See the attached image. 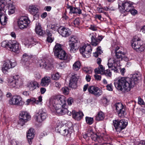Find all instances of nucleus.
Returning <instances> with one entry per match:
<instances>
[{
    "label": "nucleus",
    "mask_w": 145,
    "mask_h": 145,
    "mask_svg": "<svg viewBox=\"0 0 145 145\" xmlns=\"http://www.w3.org/2000/svg\"><path fill=\"white\" fill-rule=\"evenodd\" d=\"M116 110L119 116L121 117L125 114V109L122 103H116L115 105Z\"/></svg>",
    "instance_id": "nucleus-16"
},
{
    "label": "nucleus",
    "mask_w": 145,
    "mask_h": 145,
    "mask_svg": "<svg viewBox=\"0 0 145 145\" xmlns=\"http://www.w3.org/2000/svg\"><path fill=\"white\" fill-rule=\"evenodd\" d=\"M112 84H108L106 86L107 89L109 91H112Z\"/></svg>",
    "instance_id": "nucleus-56"
},
{
    "label": "nucleus",
    "mask_w": 145,
    "mask_h": 145,
    "mask_svg": "<svg viewBox=\"0 0 145 145\" xmlns=\"http://www.w3.org/2000/svg\"><path fill=\"white\" fill-rule=\"evenodd\" d=\"M34 76L35 78L37 79H39L41 78V76L39 73H36L35 74Z\"/></svg>",
    "instance_id": "nucleus-60"
},
{
    "label": "nucleus",
    "mask_w": 145,
    "mask_h": 145,
    "mask_svg": "<svg viewBox=\"0 0 145 145\" xmlns=\"http://www.w3.org/2000/svg\"><path fill=\"white\" fill-rule=\"evenodd\" d=\"M80 63L79 61H76L73 65V69L75 71H77L80 69Z\"/></svg>",
    "instance_id": "nucleus-38"
},
{
    "label": "nucleus",
    "mask_w": 145,
    "mask_h": 145,
    "mask_svg": "<svg viewBox=\"0 0 145 145\" xmlns=\"http://www.w3.org/2000/svg\"><path fill=\"white\" fill-rule=\"evenodd\" d=\"M90 37H91V44L93 46H97L101 42L103 37V36H99L97 38L96 37L93 35V34H90Z\"/></svg>",
    "instance_id": "nucleus-17"
},
{
    "label": "nucleus",
    "mask_w": 145,
    "mask_h": 145,
    "mask_svg": "<svg viewBox=\"0 0 145 145\" xmlns=\"http://www.w3.org/2000/svg\"><path fill=\"white\" fill-rule=\"evenodd\" d=\"M48 29L52 30H55L57 29V26L56 25L54 24H51L48 27ZM51 31V30H50Z\"/></svg>",
    "instance_id": "nucleus-46"
},
{
    "label": "nucleus",
    "mask_w": 145,
    "mask_h": 145,
    "mask_svg": "<svg viewBox=\"0 0 145 145\" xmlns=\"http://www.w3.org/2000/svg\"><path fill=\"white\" fill-rule=\"evenodd\" d=\"M122 7L119 5V8L121 13H123L125 12H128L133 8L132 5L130 2H124L122 4Z\"/></svg>",
    "instance_id": "nucleus-15"
},
{
    "label": "nucleus",
    "mask_w": 145,
    "mask_h": 145,
    "mask_svg": "<svg viewBox=\"0 0 145 145\" xmlns=\"http://www.w3.org/2000/svg\"><path fill=\"white\" fill-rule=\"evenodd\" d=\"M31 118V116L26 111H22L20 112L19 116L18 124L23 126L26 122L29 120Z\"/></svg>",
    "instance_id": "nucleus-6"
},
{
    "label": "nucleus",
    "mask_w": 145,
    "mask_h": 145,
    "mask_svg": "<svg viewBox=\"0 0 145 145\" xmlns=\"http://www.w3.org/2000/svg\"><path fill=\"white\" fill-rule=\"evenodd\" d=\"M76 74L74 75H72L71 79L70 80V81L74 82L73 84L74 85H75V83H77L78 78L76 77Z\"/></svg>",
    "instance_id": "nucleus-40"
},
{
    "label": "nucleus",
    "mask_w": 145,
    "mask_h": 145,
    "mask_svg": "<svg viewBox=\"0 0 145 145\" xmlns=\"http://www.w3.org/2000/svg\"><path fill=\"white\" fill-rule=\"evenodd\" d=\"M8 84L12 87L20 86L22 84L21 80L18 75H16L10 78L8 80Z\"/></svg>",
    "instance_id": "nucleus-8"
},
{
    "label": "nucleus",
    "mask_w": 145,
    "mask_h": 145,
    "mask_svg": "<svg viewBox=\"0 0 145 145\" xmlns=\"http://www.w3.org/2000/svg\"><path fill=\"white\" fill-rule=\"evenodd\" d=\"M105 70V68L103 66L101 65H99L98 68L95 69V72L96 74H103Z\"/></svg>",
    "instance_id": "nucleus-32"
},
{
    "label": "nucleus",
    "mask_w": 145,
    "mask_h": 145,
    "mask_svg": "<svg viewBox=\"0 0 145 145\" xmlns=\"http://www.w3.org/2000/svg\"><path fill=\"white\" fill-rule=\"evenodd\" d=\"M86 120L87 123L89 125L92 124L93 122V119L92 118L86 117Z\"/></svg>",
    "instance_id": "nucleus-42"
},
{
    "label": "nucleus",
    "mask_w": 145,
    "mask_h": 145,
    "mask_svg": "<svg viewBox=\"0 0 145 145\" xmlns=\"http://www.w3.org/2000/svg\"><path fill=\"white\" fill-rule=\"evenodd\" d=\"M74 14H80L82 13V11L80 8L75 7Z\"/></svg>",
    "instance_id": "nucleus-48"
},
{
    "label": "nucleus",
    "mask_w": 145,
    "mask_h": 145,
    "mask_svg": "<svg viewBox=\"0 0 145 145\" xmlns=\"http://www.w3.org/2000/svg\"><path fill=\"white\" fill-rule=\"evenodd\" d=\"M46 33L48 36L46 39L47 41L50 43L52 42L54 40V38L52 37V34L50 31L49 29H46Z\"/></svg>",
    "instance_id": "nucleus-34"
},
{
    "label": "nucleus",
    "mask_w": 145,
    "mask_h": 145,
    "mask_svg": "<svg viewBox=\"0 0 145 145\" xmlns=\"http://www.w3.org/2000/svg\"><path fill=\"white\" fill-rule=\"evenodd\" d=\"M116 123L117 122H119V120H115L114 121H113V125L114 126V127H115V129H116V131H117V130H118V129H119V124H116V126L115 125V123Z\"/></svg>",
    "instance_id": "nucleus-47"
},
{
    "label": "nucleus",
    "mask_w": 145,
    "mask_h": 145,
    "mask_svg": "<svg viewBox=\"0 0 145 145\" xmlns=\"http://www.w3.org/2000/svg\"><path fill=\"white\" fill-rule=\"evenodd\" d=\"M67 101L68 105H71L74 102L73 99L72 98L69 97Z\"/></svg>",
    "instance_id": "nucleus-49"
},
{
    "label": "nucleus",
    "mask_w": 145,
    "mask_h": 145,
    "mask_svg": "<svg viewBox=\"0 0 145 145\" xmlns=\"http://www.w3.org/2000/svg\"><path fill=\"white\" fill-rule=\"evenodd\" d=\"M29 10L30 13L34 15V16L39 17L38 15L37 14L38 13L39 10L38 8L35 5H31L29 6Z\"/></svg>",
    "instance_id": "nucleus-25"
},
{
    "label": "nucleus",
    "mask_w": 145,
    "mask_h": 145,
    "mask_svg": "<svg viewBox=\"0 0 145 145\" xmlns=\"http://www.w3.org/2000/svg\"><path fill=\"white\" fill-rule=\"evenodd\" d=\"M58 32L62 36L65 37L69 36L71 34V31L69 29L62 27L58 28Z\"/></svg>",
    "instance_id": "nucleus-19"
},
{
    "label": "nucleus",
    "mask_w": 145,
    "mask_h": 145,
    "mask_svg": "<svg viewBox=\"0 0 145 145\" xmlns=\"http://www.w3.org/2000/svg\"><path fill=\"white\" fill-rule=\"evenodd\" d=\"M34 42L32 38H27L25 39L24 44L28 46L34 44Z\"/></svg>",
    "instance_id": "nucleus-37"
},
{
    "label": "nucleus",
    "mask_w": 145,
    "mask_h": 145,
    "mask_svg": "<svg viewBox=\"0 0 145 145\" xmlns=\"http://www.w3.org/2000/svg\"><path fill=\"white\" fill-rule=\"evenodd\" d=\"M68 129V127L63 126L59 128L58 129V131L62 135L65 136L70 133Z\"/></svg>",
    "instance_id": "nucleus-26"
},
{
    "label": "nucleus",
    "mask_w": 145,
    "mask_h": 145,
    "mask_svg": "<svg viewBox=\"0 0 145 145\" xmlns=\"http://www.w3.org/2000/svg\"><path fill=\"white\" fill-rule=\"evenodd\" d=\"M88 137H91L95 141H99L100 137L96 134L93 133L92 131L89 130L86 133Z\"/></svg>",
    "instance_id": "nucleus-27"
},
{
    "label": "nucleus",
    "mask_w": 145,
    "mask_h": 145,
    "mask_svg": "<svg viewBox=\"0 0 145 145\" xmlns=\"http://www.w3.org/2000/svg\"><path fill=\"white\" fill-rule=\"evenodd\" d=\"M10 41L8 42L7 41H3L1 44V46L2 47H6L7 48H9L10 47L9 45H10Z\"/></svg>",
    "instance_id": "nucleus-41"
},
{
    "label": "nucleus",
    "mask_w": 145,
    "mask_h": 145,
    "mask_svg": "<svg viewBox=\"0 0 145 145\" xmlns=\"http://www.w3.org/2000/svg\"><path fill=\"white\" fill-rule=\"evenodd\" d=\"M52 7L50 6H47L45 7L44 9L48 11H50Z\"/></svg>",
    "instance_id": "nucleus-61"
},
{
    "label": "nucleus",
    "mask_w": 145,
    "mask_h": 145,
    "mask_svg": "<svg viewBox=\"0 0 145 145\" xmlns=\"http://www.w3.org/2000/svg\"><path fill=\"white\" fill-rule=\"evenodd\" d=\"M31 58V56L29 54L25 53L23 54L22 59V60L23 62V64L27 67H28L30 65L28 60H29Z\"/></svg>",
    "instance_id": "nucleus-23"
},
{
    "label": "nucleus",
    "mask_w": 145,
    "mask_h": 145,
    "mask_svg": "<svg viewBox=\"0 0 145 145\" xmlns=\"http://www.w3.org/2000/svg\"><path fill=\"white\" fill-rule=\"evenodd\" d=\"M95 79L97 80H100L101 79V76L95 74L94 75Z\"/></svg>",
    "instance_id": "nucleus-57"
},
{
    "label": "nucleus",
    "mask_w": 145,
    "mask_h": 145,
    "mask_svg": "<svg viewBox=\"0 0 145 145\" xmlns=\"http://www.w3.org/2000/svg\"><path fill=\"white\" fill-rule=\"evenodd\" d=\"M46 91V89L45 88H40V92L42 94H44Z\"/></svg>",
    "instance_id": "nucleus-62"
},
{
    "label": "nucleus",
    "mask_w": 145,
    "mask_h": 145,
    "mask_svg": "<svg viewBox=\"0 0 145 145\" xmlns=\"http://www.w3.org/2000/svg\"><path fill=\"white\" fill-rule=\"evenodd\" d=\"M5 2L0 0V23L2 25L6 24V22L7 21V18L5 16L3 13L2 12L5 10Z\"/></svg>",
    "instance_id": "nucleus-9"
},
{
    "label": "nucleus",
    "mask_w": 145,
    "mask_h": 145,
    "mask_svg": "<svg viewBox=\"0 0 145 145\" xmlns=\"http://www.w3.org/2000/svg\"><path fill=\"white\" fill-rule=\"evenodd\" d=\"M128 12H130V13L133 15H135L137 13V11L136 10L134 9V7L133 6V8Z\"/></svg>",
    "instance_id": "nucleus-53"
},
{
    "label": "nucleus",
    "mask_w": 145,
    "mask_h": 145,
    "mask_svg": "<svg viewBox=\"0 0 145 145\" xmlns=\"http://www.w3.org/2000/svg\"><path fill=\"white\" fill-rule=\"evenodd\" d=\"M7 7L8 8L9 14H13L15 12V7L12 4V0H6Z\"/></svg>",
    "instance_id": "nucleus-20"
},
{
    "label": "nucleus",
    "mask_w": 145,
    "mask_h": 145,
    "mask_svg": "<svg viewBox=\"0 0 145 145\" xmlns=\"http://www.w3.org/2000/svg\"><path fill=\"white\" fill-rule=\"evenodd\" d=\"M60 77V75L58 72L53 73L51 75V78L53 80H57L59 79Z\"/></svg>",
    "instance_id": "nucleus-39"
},
{
    "label": "nucleus",
    "mask_w": 145,
    "mask_h": 145,
    "mask_svg": "<svg viewBox=\"0 0 145 145\" xmlns=\"http://www.w3.org/2000/svg\"><path fill=\"white\" fill-rule=\"evenodd\" d=\"M66 105L65 97L63 95H59L52 100V105H50V107L55 109L56 112L58 114L63 115L67 114L71 116V112L68 110L65 107Z\"/></svg>",
    "instance_id": "nucleus-2"
},
{
    "label": "nucleus",
    "mask_w": 145,
    "mask_h": 145,
    "mask_svg": "<svg viewBox=\"0 0 145 145\" xmlns=\"http://www.w3.org/2000/svg\"><path fill=\"white\" fill-rule=\"evenodd\" d=\"M31 103H35V104H38L39 103L38 100H36L35 98H32L31 99Z\"/></svg>",
    "instance_id": "nucleus-58"
},
{
    "label": "nucleus",
    "mask_w": 145,
    "mask_h": 145,
    "mask_svg": "<svg viewBox=\"0 0 145 145\" xmlns=\"http://www.w3.org/2000/svg\"><path fill=\"white\" fill-rule=\"evenodd\" d=\"M35 131L33 128H30L27 132V137L29 143L30 144L32 143V140L33 138Z\"/></svg>",
    "instance_id": "nucleus-21"
},
{
    "label": "nucleus",
    "mask_w": 145,
    "mask_h": 145,
    "mask_svg": "<svg viewBox=\"0 0 145 145\" xmlns=\"http://www.w3.org/2000/svg\"><path fill=\"white\" fill-rule=\"evenodd\" d=\"M138 104L140 105H143L144 104V103L143 100L140 97L138 98Z\"/></svg>",
    "instance_id": "nucleus-50"
},
{
    "label": "nucleus",
    "mask_w": 145,
    "mask_h": 145,
    "mask_svg": "<svg viewBox=\"0 0 145 145\" xmlns=\"http://www.w3.org/2000/svg\"><path fill=\"white\" fill-rule=\"evenodd\" d=\"M27 86L30 90H33L38 87V84L36 81H31L28 83Z\"/></svg>",
    "instance_id": "nucleus-30"
},
{
    "label": "nucleus",
    "mask_w": 145,
    "mask_h": 145,
    "mask_svg": "<svg viewBox=\"0 0 145 145\" xmlns=\"http://www.w3.org/2000/svg\"><path fill=\"white\" fill-rule=\"evenodd\" d=\"M5 62L2 68V71L5 74L7 73L8 69L14 67L16 65L15 62L12 63L9 60H7Z\"/></svg>",
    "instance_id": "nucleus-14"
},
{
    "label": "nucleus",
    "mask_w": 145,
    "mask_h": 145,
    "mask_svg": "<svg viewBox=\"0 0 145 145\" xmlns=\"http://www.w3.org/2000/svg\"><path fill=\"white\" fill-rule=\"evenodd\" d=\"M54 51L55 55L59 59L63 60L68 59L67 55L66 52L61 48V44H56L54 49Z\"/></svg>",
    "instance_id": "nucleus-5"
},
{
    "label": "nucleus",
    "mask_w": 145,
    "mask_h": 145,
    "mask_svg": "<svg viewBox=\"0 0 145 145\" xmlns=\"http://www.w3.org/2000/svg\"><path fill=\"white\" fill-rule=\"evenodd\" d=\"M101 46H99L97 48L96 52H97L99 54H101L103 53V51L101 50Z\"/></svg>",
    "instance_id": "nucleus-59"
},
{
    "label": "nucleus",
    "mask_w": 145,
    "mask_h": 145,
    "mask_svg": "<svg viewBox=\"0 0 145 145\" xmlns=\"http://www.w3.org/2000/svg\"><path fill=\"white\" fill-rule=\"evenodd\" d=\"M71 115L72 114L73 118L77 120H81L84 116L83 113L81 111L77 112L74 110L72 111V113L71 112Z\"/></svg>",
    "instance_id": "nucleus-24"
},
{
    "label": "nucleus",
    "mask_w": 145,
    "mask_h": 145,
    "mask_svg": "<svg viewBox=\"0 0 145 145\" xmlns=\"http://www.w3.org/2000/svg\"><path fill=\"white\" fill-rule=\"evenodd\" d=\"M9 49L11 51L14 52H18L19 51V44L14 40L10 41Z\"/></svg>",
    "instance_id": "nucleus-18"
},
{
    "label": "nucleus",
    "mask_w": 145,
    "mask_h": 145,
    "mask_svg": "<svg viewBox=\"0 0 145 145\" xmlns=\"http://www.w3.org/2000/svg\"><path fill=\"white\" fill-rule=\"evenodd\" d=\"M131 44L133 48L138 52L144 51V45L141 39L137 36H135L132 40Z\"/></svg>",
    "instance_id": "nucleus-4"
},
{
    "label": "nucleus",
    "mask_w": 145,
    "mask_h": 145,
    "mask_svg": "<svg viewBox=\"0 0 145 145\" xmlns=\"http://www.w3.org/2000/svg\"><path fill=\"white\" fill-rule=\"evenodd\" d=\"M47 117V114L46 110L41 108L37 113L36 121L39 122H41L44 120Z\"/></svg>",
    "instance_id": "nucleus-11"
},
{
    "label": "nucleus",
    "mask_w": 145,
    "mask_h": 145,
    "mask_svg": "<svg viewBox=\"0 0 145 145\" xmlns=\"http://www.w3.org/2000/svg\"><path fill=\"white\" fill-rule=\"evenodd\" d=\"M80 20L78 18H76L74 21V24L75 26L78 25L80 24Z\"/></svg>",
    "instance_id": "nucleus-52"
},
{
    "label": "nucleus",
    "mask_w": 145,
    "mask_h": 145,
    "mask_svg": "<svg viewBox=\"0 0 145 145\" xmlns=\"http://www.w3.org/2000/svg\"><path fill=\"white\" fill-rule=\"evenodd\" d=\"M30 21L28 18L26 16L21 17L18 22V26L21 29H23L27 27Z\"/></svg>",
    "instance_id": "nucleus-10"
},
{
    "label": "nucleus",
    "mask_w": 145,
    "mask_h": 145,
    "mask_svg": "<svg viewBox=\"0 0 145 145\" xmlns=\"http://www.w3.org/2000/svg\"><path fill=\"white\" fill-rule=\"evenodd\" d=\"M50 81V77L45 76L41 80V85L42 86H47L49 84Z\"/></svg>",
    "instance_id": "nucleus-29"
},
{
    "label": "nucleus",
    "mask_w": 145,
    "mask_h": 145,
    "mask_svg": "<svg viewBox=\"0 0 145 145\" xmlns=\"http://www.w3.org/2000/svg\"><path fill=\"white\" fill-rule=\"evenodd\" d=\"M74 82L72 81H69V86L73 88H75L77 87V83H75V85H74L73 84Z\"/></svg>",
    "instance_id": "nucleus-51"
},
{
    "label": "nucleus",
    "mask_w": 145,
    "mask_h": 145,
    "mask_svg": "<svg viewBox=\"0 0 145 145\" xmlns=\"http://www.w3.org/2000/svg\"><path fill=\"white\" fill-rule=\"evenodd\" d=\"M92 48L90 45H86V44L82 46L80 49V52L83 57L88 58L91 54Z\"/></svg>",
    "instance_id": "nucleus-7"
},
{
    "label": "nucleus",
    "mask_w": 145,
    "mask_h": 145,
    "mask_svg": "<svg viewBox=\"0 0 145 145\" xmlns=\"http://www.w3.org/2000/svg\"><path fill=\"white\" fill-rule=\"evenodd\" d=\"M115 50V55L113 58H111L108 60L107 65L108 67L111 70L114 71V72H117L118 67L120 65V61L122 59L125 54L124 52L119 51L117 52L119 48L117 47Z\"/></svg>",
    "instance_id": "nucleus-3"
},
{
    "label": "nucleus",
    "mask_w": 145,
    "mask_h": 145,
    "mask_svg": "<svg viewBox=\"0 0 145 145\" xmlns=\"http://www.w3.org/2000/svg\"><path fill=\"white\" fill-rule=\"evenodd\" d=\"M140 32L144 33H145V25L142 27L140 29Z\"/></svg>",
    "instance_id": "nucleus-64"
},
{
    "label": "nucleus",
    "mask_w": 145,
    "mask_h": 145,
    "mask_svg": "<svg viewBox=\"0 0 145 145\" xmlns=\"http://www.w3.org/2000/svg\"><path fill=\"white\" fill-rule=\"evenodd\" d=\"M89 28L90 29L93 31H95L97 30L96 27L94 25H91Z\"/></svg>",
    "instance_id": "nucleus-54"
},
{
    "label": "nucleus",
    "mask_w": 145,
    "mask_h": 145,
    "mask_svg": "<svg viewBox=\"0 0 145 145\" xmlns=\"http://www.w3.org/2000/svg\"><path fill=\"white\" fill-rule=\"evenodd\" d=\"M83 70L86 73L88 74H91L92 72V71L91 69H88L87 68H84Z\"/></svg>",
    "instance_id": "nucleus-55"
},
{
    "label": "nucleus",
    "mask_w": 145,
    "mask_h": 145,
    "mask_svg": "<svg viewBox=\"0 0 145 145\" xmlns=\"http://www.w3.org/2000/svg\"><path fill=\"white\" fill-rule=\"evenodd\" d=\"M69 44H77L78 42V39L75 36H71L69 39Z\"/></svg>",
    "instance_id": "nucleus-33"
},
{
    "label": "nucleus",
    "mask_w": 145,
    "mask_h": 145,
    "mask_svg": "<svg viewBox=\"0 0 145 145\" xmlns=\"http://www.w3.org/2000/svg\"><path fill=\"white\" fill-rule=\"evenodd\" d=\"M67 7V8L70 11H69V13H71V14H74L75 12V7H73L68 5Z\"/></svg>",
    "instance_id": "nucleus-44"
},
{
    "label": "nucleus",
    "mask_w": 145,
    "mask_h": 145,
    "mask_svg": "<svg viewBox=\"0 0 145 145\" xmlns=\"http://www.w3.org/2000/svg\"><path fill=\"white\" fill-rule=\"evenodd\" d=\"M69 47L70 48V51L71 53H74L78 50L79 47V45L78 44H69Z\"/></svg>",
    "instance_id": "nucleus-35"
},
{
    "label": "nucleus",
    "mask_w": 145,
    "mask_h": 145,
    "mask_svg": "<svg viewBox=\"0 0 145 145\" xmlns=\"http://www.w3.org/2000/svg\"><path fill=\"white\" fill-rule=\"evenodd\" d=\"M97 10L100 13L103 12V8L102 7H97Z\"/></svg>",
    "instance_id": "nucleus-63"
},
{
    "label": "nucleus",
    "mask_w": 145,
    "mask_h": 145,
    "mask_svg": "<svg viewBox=\"0 0 145 145\" xmlns=\"http://www.w3.org/2000/svg\"><path fill=\"white\" fill-rule=\"evenodd\" d=\"M105 117L104 114L102 112H99L96 116V119L97 121L102 120Z\"/></svg>",
    "instance_id": "nucleus-36"
},
{
    "label": "nucleus",
    "mask_w": 145,
    "mask_h": 145,
    "mask_svg": "<svg viewBox=\"0 0 145 145\" xmlns=\"http://www.w3.org/2000/svg\"><path fill=\"white\" fill-rule=\"evenodd\" d=\"M88 90L89 93L96 96H99L102 93V90L99 88L95 86H89Z\"/></svg>",
    "instance_id": "nucleus-13"
},
{
    "label": "nucleus",
    "mask_w": 145,
    "mask_h": 145,
    "mask_svg": "<svg viewBox=\"0 0 145 145\" xmlns=\"http://www.w3.org/2000/svg\"><path fill=\"white\" fill-rule=\"evenodd\" d=\"M40 67H42L46 69H49L52 67V65L48 60H46L44 62H43L40 64Z\"/></svg>",
    "instance_id": "nucleus-28"
},
{
    "label": "nucleus",
    "mask_w": 145,
    "mask_h": 145,
    "mask_svg": "<svg viewBox=\"0 0 145 145\" xmlns=\"http://www.w3.org/2000/svg\"><path fill=\"white\" fill-rule=\"evenodd\" d=\"M119 124V129L117 130V132H120L123 129H124L127 125V122L126 121L124 120H121L119 121V122H116L115 125L116 126L117 124Z\"/></svg>",
    "instance_id": "nucleus-22"
},
{
    "label": "nucleus",
    "mask_w": 145,
    "mask_h": 145,
    "mask_svg": "<svg viewBox=\"0 0 145 145\" xmlns=\"http://www.w3.org/2000/svg\"><path fill=\"white\" fill-rule=\"evenodd\" d=\"M102 74H104L107 76L110 77L112 75V72L109 69H107L104 71Z\"/></svg>",
    "instance_id": "nucleus-43"
},
{
    "label": "nucleus",
    "mask_w": 145,
    "mask_h": 145,
    "mask_svg": "<svg viewBox=\"0 0 145 145\" xmlns=\"http://www.w3.org/2000/svg\"><path fill=\"white\" fill-rule=\"evenodd\" d=\"M24 103L22 98L19 95L13 96L9 101V104L13 105L22 106L24 105Z\"/></svg>",
    "instance_id": "nucleus-12"
},
{
    "label": "nucleus",
    "mask_w": 145,
    "mask_h": 145,
    "mask_svg": "<svg viewBox=\"0 0 145 145\" xmlns=\"http://www.w3.org/2000/svg\"><path fill=\"white\" fill-rule=\"evenodd\" d=\"M63 93L65 95H67L69 94V90L67 87H63L62 88Z\"/></svg>",
    "instance_id": "nucleus-45"
},
{
    "label": "nucleus",
    "mask_w": 145,
    "mask_h": 145,
    "mask_svg": "<svg viewBox=\"0 0 145 145\" xmlns=\"http://www.w3.org/2000/svg\"><path fill=\"white\" fill-rule=\"evenodd\" d=\"M141 79V75L139 73H136L133 74L131 78L122 77L115 80L114 84L118 90L126 92L130 91L137 81Z\"/></svg>",
    "instance_id": "nucleus-1"
},
{
    "label": "nucleus",
    "mask_w": 145,
    "mask_h": 145,
    "mask_svg": "<svg viewBox=\"0 0 145 145\" xmlns=\"http://www.w3.org/2000/svg\"><path fill=\"white\" fill-rule=\"evenodd\" d=\"M35 30L36 33L39 35L41 36L43 35V32L40 25L39 23L36 24Z\"/></svg>",
    "instance_id": "nucleus-31"
}]
</instances>
